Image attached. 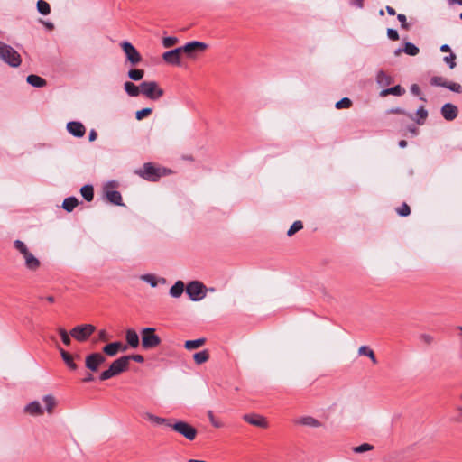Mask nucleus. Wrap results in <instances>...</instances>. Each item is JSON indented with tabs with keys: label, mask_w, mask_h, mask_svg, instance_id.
I'll list each match as a JSON object with an SVG mask.
<instances>
[{
	"label": "nucleus",
	"mask_w": 462,
	"mask_h": 462,
	"mask_svg": "<svg viewBox=\"0 0 462 462\" xmlns=\"http://www.w3.org/2000/svg\"><path fill=\"white\" fill-rule=\"evenodd\" d=\"M14 248L23 255L24 259L25 267L32 272L37 271L41 263L28 249L27 245L21 240H15L14 242Z\"/></svg>",
	"instance_id": "1"
},
{
	"label": "nucleus",
	"mask_w": 462,
	"mask_h": 462,
	"mask_svg": "<svg viewBox=\"0 0 462 462\" xmlns=\"http://www.w3.org/2000/svg\"><path fill=\"white\" fill-rule=\"evenodd\" d=\"M128 364H127V357L126 356H121L115 361H113L107 370L103 371L99 374V380L100 381H106L108 380L114 376H116L120 374L121 373L125 372L128 369Z\"/></svg>",
	"instance_id": "2"
},
{
	"label": "nucleus",
	"mask_w": 462,
	"mask_h": 462,
	"mask_svg": "<svg viewBox=\"0 0 462 462\" xmlns=\"http://www.w3.org/2000/svg\"><path fill=\"white\" fill-rule=\"evenodd\" d=\"M0 59L13 68L21 65V55L12 46L0 42Z\"/></svg>",
	"instance_id": "3"
},
{
	"label": "nucleus",
	"mask_w": 462,
	"mask_h": 462,
	"mask_svg": "<svg viewBox=\"0 0 462 462\" xmlns=\"http://www.w3.org/2000/svg\"><path fill=\"white\" fill-rule=\"evenodd\" d=\"M142 346L143 349H152L157 347L162 340L159 336L155 334L154 328H143L141 330Z\"/></svg>",
	"instance_id": "4"
},
{
	"label": "nucleus",
	"mask_w": 462,
	"mask_h": 462,
	"mask_svg": "<svg viewBox=\"0 0 462 462\" xmlns=\"http://www.w3.org/2000/svg\"><path fill=\"white\" fill-rule=\"evenodd\" d=\"M142 94L151 100H158L164 94L155 81H143L140 84Z\"/></svg>",
	"instance_id": "5"
},
{
	"label": "nucleus",
	"mask_w": 462,
	"mask_h": 462,
	"mask_svg": "<svg viewBox=\"0 0 462 462\" xmlns=\"http://www.w3.org/2000/svg\"><path fill=\"white\" fill-rule=\"evenodd\" d=\"M170 428L189 440L195 439L198 432L195 427L182 420H178L174 423L171 422Z\"/></svg>",
	"instance_id": "6"
},
{
	"label": "nucleus",
	"mask_w": 462,
	"mask_h": 462,
	"mask_svg": "<svg viewBox=\"0 0 462 462\" xmlns=\"http://www.w3.org/2000/svg\"><path fill=\"white\" fill-rule=\"evenodd\" d=\"M186 293L193 301H199L206 296V287L199 281H192L186 286Z\"/></svg>",
	"instance_id": "7"
},
{
	"label": "nucleus",
	"mask_w": 462,
	"mask_h": 462,
	"mask_svg": "<svg viewBox=\"0 0 462 462\" xmlns=\"http://www.w3.org/2000/svg\"><path fill=\"white\" fill-rule=\"evenodd\" d=\"M96 327L91 324H83L74 327L70 336L79 342H85L95 332Z\"/></svg>",
	"instance_id": "8"
},
{
	"label": "nucleus",
	"mask_w": 462,
	"mask_h": 462,
	"mask_svg": "<svg viewBox=\"0 0 462 462\" xmlns=\"http://www.w3.org/2000/svg\"><path fill=\"white\" fill-rule=\"evenodd\" d=\"M135 172L148 181H157L162 176V170L156 168L151 162L144 163L143 168L137 170Z\"/></svg>",
	"instance_id": "9"
},
{
	"label": "nucleus",
	"mask_w": 462,
	"mask_h": 462,
	"mask_svg": "<svg viewBox=\"0 0 462 462\" xmlns=\"http://www.w3.org/2000/svg\"><path fill=\"white\" fill-rule=\"evenodd\" d=\"M121 47L126 56V60L131 65L135 66L142 60L141 54L138 52L136 48L129 42H123Z\"/></svg>",
	"instance_id": "10"
},
{
	"label": "nucleus",
	"mask_w": 462,
	"mask_h": 462,
	"mask_svg": "<svg viewBox=\"0 0 462 462\" xmlns=\"http://www.w3.org/2000/svg\"><path fill=\"white\" fill-rule=\"evenodd\" d=\"M105 362L106 357L98 352L91 353L85 357V365L91 372H97Z\"/></svg>",
	"instance_id": "11"
},
{
	"label": "nucleus",
	"mask_w": 462,
	"mask_h": 462,
	"mask_svg": "<svg viewBox=\"0 0 462 462\" xmlns=\"http://www.w3.org/2000/svg\"><path fill=\"white\" fill-rule=\"evenodd\" d=\"M208 45L202 42L193 41L187 42L184 46L180 47L182 53L189 58H194L197 52H203Z\"/></svg>",
	"instance_id": "12"
},
{
	"label": "nucleus",
	"mask_w": 462,
	"mask_h": 462,
	"mask_svg": "<svg viewBox=\"0 0 462 462\" xmlns=\"http://www.w3.org/2000/svg\"><path fill=\"white\" fill-rule=\"evenodd\" d=\"M181 54H182V52L180 51V48L178 47L173 50L165 51L162 54V60L170 65L180 66L181 65V61H180Z\"/></svg>",
	"instance_id": "13"
},
{
	"label": "nucleus",
	"mask_w": 462,
	"mask_h": 462,
	"mask_svg": "<svg viewBox=\"0 0 462 462\" xmlns=\"http://www.w3.org/2000/svg\"><path fill=\"white\" fill-rule=\"evenodd\" d=\"M243 420L245 421H246L247 423L256 426V427H259V428L265 429L268 427V422H267L266 419L263 416L259 415V414H255V413L245 414L243 416Z\"/></svg>",
	"instance_id": "14"
},
{
	"label": "nucleus",
	"mask_w": 462,
	"mask_h": 462,
	"mask_svg": "<svg viewBox=\"0 0 462 462\" xmlns=\"http://www.w3.org/2000/svg\"><path fill=\"white\" fill-rule=\"evenodd\" d=\"M127 350V346L119 341L112 342L103 347V352L108 356H115L119 351L125 352Z\"/></svg>",
	"instance_id": "15"
},
{
	"label": "nucleus",
	"mask_w": 462,
	"mask_h": 462,
	"mask_svg": "<svg viewBox=\"0 0 462 462\" xmlns=\"http://www.w3.org/2000/svg\"><path fill=\"white\" fill-rule=\"evenodd\" d=\"M68 132L75 137H83L86 133V128L82 123L78 121H71L67 124Z\"/></svg>",
	"instance_id": "16"
},
{
	"label": "nucleus",
	"mask_w": 462,
	"mask_h": 462,
	"mask_svg": "<svg viewBox=\"0 0 462 462\" xmlns=\"http://www.w3.org/2000/svg\"><path fill=\"white\" fill-rule=\"evenodd\" d=\"M457 114V107L451 103H447L441 107V115L447 121L454 120Z\"/></svg>",
	"instance_id": "17"
},
{
	"label": "nucleus",
	"mask_w": 462,
	"mask_h": 462,
	"mask_svg": "<svg viewBox=\"0 0 462 462\" xmlns=\"http://www.w3.org/2000/svg\"><path fill=\"white\" fill-rule=\"evenodd\" d=\"M125 340L127 344L133 347H138L140 344L139 336L134 328H127L125 331Z\"/></svg>",
	"instance_id": "18"
},
{
	"label": "nucleus",
	"mask_w": 462,
	"mask_h": 462,
	"mask_svg": "<svg viewBox=\"0 0 462 462\" xmlns=\"http://www.w3.org/2000/svg\"><path fill=\"white\" fill-rule=\"evenodd\" d=\"M24 411L32 416H39L43 413V410L38 401H33L28 403L24 407Z\"/></svg>",
	"instance_id": "19"
},
{
	"label": "nucleus",
	"mask_w": 462,
	"mask_h": 462,
	"mask_svg": "<svg viewBox=\"0 0 462 462\" xmlns=\"http://www.w3.org/2000/svg\"><path fill=\"white\" fill-rule=\"evenodd\" d=\"M105 196H106V199L114 205H117V206L124 205L121 193L117 190L106 189Z\"/></svg>",
	"instance_id": "20"
},
{
	"label": "nucleus",
	"mask_w": 462,
	"mask_h": 462,
	"mask_svg": "<svg viewBox=\"0 0 462 462\" xmlns=\"http://www.w3.org/2000/svg\"><path fill=\"white\" fill-rule=\"evenodd\" d=\"M376 83L381 87H386L393 82L392 76L386 74L383 70H379L375 77Z\"/></svg>",
	"instance_id": "21"
},
{
	"label": "nucleus",
	"mask_w": 462,
	"mask_h": 462,
	"mask_svg": "<svg viewBox=\"0 0 462 462\" xmlns=\"http://www.w3.org/2000/svg\"><path fill=\"white\" fill-rule=\"evenodd\" d=\"M60 356H61L64 363L67 365V366L70 370L75 371V370L78 369V365L74 362V358H73V356L69 353H68L67 351H65L62 348H60Z\"/></svg>",
	"instance_id": "22"
},
{
	"label": "nucleus",
	"mask_w": 462,
	"mask_h": 462,
	"mask_svg": "<svg viewBox=\"0 0 462 462\" xmlns=\"http://www.w3.org/2000/svg\"><path fill=\"white\" fill-rule=\"evenodd\" d=\"M296 423L313 428H318L321 426V423L311 416L301 417L296 420Z\"/></svg>",
	"instance_id": "23"
},
{
	"label": "nucleus",
	"mask_w": 462,
	"mask_h": 462,
	"mask_svg": "<svg viewBox=\"0 0 462 462\" xmlns=\"http://www.w3.org/2000/svg\"><path fill=\"white\" fill-rule=\"evenodd\" d=\"M185 289L182 281H177L170 289V295L173 298H179L182 295Z\"/></svg>",
	"instance_id": "24"
},
{
	"label": "nucleus",
	"mask_w": 462,
	"mask_h": 462,
	"mask_svg": "<svg viewBox=\"0 0 462 462\" xmlns=\"http://www.w3.org/2000/svg\"><path fill=\"white\" fill-rule=\"evenodd\" d=\"M26 81L28 84L35 88H42L46 86L47 82L44 79L38 75L31 74L27 77Z\"/></svg>",
	"instance_id": "25"
},
{
	"label": "nucleus",
	"mask_w": 462,
	"mask_h": 462,
	"mask_svg": "<svg viewBox=\"0 0 462 462\" xmlns=\"http://www.w3.org/2000/svg\"><path fill=\"white\" fill-rule=\"evenodd\" d=\"M405 93V89L402 88L400 85H396L394 87L383 89L380 92L381 97H386L388 95H393V96H402Z\"/></svg>",
	"instance_id": "26"
},
{
	"label": "nucleus",
	"mask_w": 462,
	"mask_h": 462,
	"mask_svg": "<svg viewBox=\"0 0 462 462\" xmlns=\"http://www.w3.org/2000/svg\"><path fill=\"white\" fill-rule=\"evenodd\" d=\"M124 89L130 97H137L142 93L140 86H136L131 81L125 82Z\"/></svg>",
	"instance_id": "27"
},
{
	"label": "nucleus",
	"mask_w": 462,
	"mask_h": 462,
	"mask_svg": "<svg viewBox=\"0 0 462 462\" xmlns=\"http://www.w3.org/2000/svg\"><path fill=\"white\" fill-rule=\"evenodd\" d=\"M358 355L368 356L374 365L377 364V359L374 351L367 346H361L358 348Z\"/></svg>",
	"instance_id": "28"
},
{
	"label": "nucleus",
	"mask_w": 462,
	"mask_h": 462,
	"mask_svg": "<svg viewBox=\"0 0 462 462\" xmlns=\"http://www.w3.org/2000/svg\"><path fill=\"white\" fill-rule=\"evenodd\" d=\"M79 201L75 197H68L63 200L62 208L68 211L71 212L78 206Z\"/></svg>",
	"instance_id": "29"
},
{
	"label": "nucleus",
	"mask_w": 462,
	"mask_h": 462,
	"mask_svg": "<svg viewBox=\"0 0 462 462\" xmlns=\"http://www.w3.org/2000/svg\"><path fill=\"white\" fill-rule=\"evenodd\" d=\"M80 193L82 195V197L88 201V202H90L93 200L94 199V189H93V186L91 185H84L81 189H80Z\"/></svg>",
	"instance_id": "30"
},
{
	"label": "nucleus",
	"mask_w": 462,
	"mask_h": 462,
	"mask_svg": "<svg viewBox=\"0 0 462 462\" xmlns=\"http://www.w3.org/2000/svg\"><path fill=\"white\" fill-rule=\"evenodd\" d=\"M206 342L205 338H198L195 340H187L185 342V348L188 350H192L200 347Z\"/></svg>",
	"instance_id": "31"
},
{
	"label": "nucleus",
	"mask_w": 462,
	"mask_h": 462,
	"mask_svg": "<svg viewBox=\"0 0 462 462\" xmlns=\"http://www.w3.org/2000/svg\"><path fill=\"white\" fill-rule=\"evenodd\" d=\"M145 418L149 420L152 422H154L156 424H165L166 426L170 427L171 421L168 419H164L162 417H158L156 415H153L152 413H146Z\"/></svg>",
	"instance_id": "32"
},
{
	"label": "nucleus",
	"mask_w": 462,
	"mask_h": 462,
	"mask_svg": "<svg viewBox=\"0 0 462 462\" xmlns=\"http://www.w3.org/2000/svg\"><path fill=\"white\" fill-rule=\"evenodd\" d=\"M209 358V354L208 350H203L198 353H195L193 356V359L198 365H201L207 362Z\"/></svg>",
	"instance_id": "33"
},
{
	"label": "nucleus",
	"mask_w": 462,
	"mask_h": 462,
	"mask_svg": "<svg viewBox=\"0 0 462 462\" xmlns=\"http://www.w3.org/2000/svg\"><path fill=\"white\" fill-rule=\"evenodd\" d=\"M43 402L46 406V411L48 413H52L54 407L56 406V400L52 395H45L43 397Z\"/></svg>",
	"instance_id": "34"
},
{
	"label": "nucleus",
	"mask_w": 462,
	"mask_h": 462,
	"mask_svg": "<svg viewBox=\"0 0 462 462\" xmlns=\"http://www.w3.org/2000/svg\"><path fill=\"white\" fill-rule=\"evenodd\" d=\"M403 52L410 56H416L420 52V50L412 42H407L404 44Z\"/></svg>",
	"instance_id": "35"
},
{
	"label": "nucleus",
	"mask_w": 462,
	"mask_h": 462,
	"mask_svg": "<svg viewBox=\"0 0 462 462\" xmlns=\"http://www.w3.org/2000/svg\"><path fill=\"white\" fill-rule=\"evenodd\" d=\"M37 10L41 14L47 15L51 13L50 5L44 0H38Z\"/></svg>",
	"instance_id": "36"
},
{
	"label": "nucleus",
	"mask_w": 462,
	"mask_h": 462,
	"mask_svg": "<svg viewBox=\"0 0 462 462\" xmlns=\"http://www.w3.org/2000/svg\"><path fill=\"white\" fill-rule=\"evenodd\" d=\"M416 115L418 116V118L414 117V121H416L419 125H423L428 117V111L424 108V106H420L418 108Z\"/></svg>",
	"instance_id": "37"
},
{
	"label": "nucleus",
	"mask_w": 462,
	"mask_h": 462,
	"mask_svg": "<svg viewBox=\"0 0 462 462\" xmlns=\"http://www.w3.org/2000/svg\"><path fill=\"white\" fill-rule=\"evenodd\" d=\"M144 71L143 69H130L128 71V77L134 81L141 80L143 78Z\"/></svg>",
	"instance_id": "38"
},
{
	"label": "nucleus",
	"mask_w": 462,
	"mask_h": 462,
	"mask_svg": "<svg viewBox=\"0 0 462 462\" xmlns=\"http://www.w3.org/2000/svg\"><path fill=\"white\" fill-rule=\"evenodd\" d=\"M140 279L151 285V287L155 288L158 285V281L153 274H143Z\"/></svg>",
	"instance_id": "39"
},
{
	"label": "nucleus",
	"mask_w": 462,
	"mask_h": 462,
	"mask_svg": "<svg viewBox=\"0 0 462 462\" xmlns=\"http://www.w3.org/2000/svg\"><path fill=\"white\" fill-rule=\"evenodd\" d=\"M58 332L61 337L63 344L66 346H69L71 344L70 333L69 334L63 328H59Z\"/></svg>",
	"instance_id": "40"
},
{
	"label": "nucleus",
	"mask_w": 462,
	"mask_h": 462,
	"mask_svg": "<svg viewBox=\"0 0 462 462\" xmlns=\"http://www.w3.org/2000/svg\"><path fill=\"white\" fill-rule=\"evenodd\" d=\"M303 228V224L301 221H295L289 228L287 235L289 236H293L296 232L301 230Z\"/></svg>",
	"instance_id": "41"
},
{
	"label": "nucleus",
	"mask_w": 462,
	"mask_h": 462,
	"mask_svg": "<svg viewBox=\"0 0 462 462\" xmlns=\"http://www.w3.org/2000/svg\"><path fill=\"white\" fill-rule=\"evenodd\" d=\"M388 114H398L404 115L408 116L410 119L414 120V116L412 114L407 113L404 109L401 107H393L387 111Z\"/></svg>",
	"instance_id": "42"
},
{
	"label": "nucleus",
	"mask_w": 462,
	"mask_h": 462,
	"mask_svg": "<svg viewBox=\"0 0 462 462\" xmlns=\"http://www.w3.org/2000/svg\"><path fill=\"white\" fill-rule=\"evenodd\" d=\"M352 105V101L348 97H343L336 103L337 109L349 108Z\"/></svg>",
	"instance_id": "43"
},
{
	"label": "nucleus",
	"mask_w": 462,
	"mask_h": 462,
	"mask_svg": "<svg viewBox=\"0 0 462 462\" xmlns=\"http://www.w3.org/2000/svg\"><path fill=\"white\" fill-rule=\"evenodd\" d=\"M373 449H374V446L369 443H364V444H361L360 446L355 447L353 448L355 453H364V452L370 451Z\"/></svg>",
	"instance_id": "44"
},
{
	"label": "nucleus",
	"mask_w": 462,
	"mask_h": 462,
	"mask_svg": "<svg viewBox=\"0 0 462 462\" xmlns=\"http://www.w3.org/2000/svg\"><path fill=\"white\" fill-rule=\"evenodd\" d=\"M178 38L173 36L165 37L162 39V45L164 48H171L178 42Z\"/></svg>",
	"instance_id": "45"
},
{
	"label": "nucleus",
	"mask_w": 462,
	"mask_h": 462,
	"mask_svg": "<svg viewBox=\"0 0 462 462\" xmlns=\"http://www.w3.org/2000/svg\"><path fill=\"white\" fill-rule=\"evenodd\" d=\"M430 84L432 86H438V87H443L445 88L446 84H447V80L442 78V77H439V76H434L430 79Z\"/></svg>",
	"instance_id": "46"
},
{
	"label": "nucleus",
	"mask_w": 462,
	"mask_h": 462,
	"mask_svg": "<svg viewBox=\"0 0 462 462\" xmlns=\"http://www.w3.org/2000/svg\"><path fill=\"white\" fill-rule=\"evenodd\" d=\"M152 112V108H149V107H145V108H143L141 110H138L135 114V117L137 120H143L144 117L148 116L149 115H151Z\"/></svg>",
	"instance_id": "47"
},
{
	"label": "nucleus",
	"mask_w": 462,
	"mask_h": 462,
	"mask_svg": "<svg viewBox=\"0 0 462 462\" xmlns=\"http://www.w3.org/2000/svg\"><path fill=\"white\" fill-rule=\"evenodd\" d=\"M445 88H447L449 90H451L453 92H456V93H460L461 90H462L461 85L458 84V83H456V82H448V81H447V84H446Z\"/></svg>",
	"instance_id": "48"
},
{
	"label": "nucleus",
	"mask_w": 462,
	"mask_h": 462,
	"mask_svg": "<svg viewBox=\"0 0 462 462\" xmlns=\"http://www.w3.org/2000/svg\"><path fill=\"white\" fill-rule=\"evenodd\" d=\"M397 213L402 216V217H407L408 215H410L411 213V209H410V207L406 204V203H403L400 208H398L397 209Z\"/></svg>",
	"instance_id": "49"
},
{
	"label": "nucleus",
	"mask_w": 462,
	"mask_h": 462,
	"mask_svg": "<svg viewBox=\"0 0 462 462\" xmlns=\"http://www.w3.org/2000/svg\"><path fill=\"white\" fill-rule=\"evenodd\" d=\"M456 55L454 53H450L449 56H445L443 60L448 65L450 69H454L456 67Z\"/></svg>",
	"instance_id": "50"
},
{
	"label": "nucleus",
	"mask_w": 462,
	"mask_h": 462,
	"mask_svg": "<svg viewBox=\"0 0 462 462\" xmlns=\"http://www.w3.org/2000/svg\"><path fill=\"white\" fill-rule=\"evenodd\" d=\"M208 419H209V420H210L211 424H212L214 427H216V428H221V427L223 426V424H222L219 420H216V419H215L214 414H213V412H212L211 411H208Z\"/></svg>",
	"instance_id": "51"
},
{
	"label": "nucleus",
	"mask_w": 462,
	"mask_h": 462,
	"mask_svg": "<svg viewBox=\"0 0 462 462\" xmlns=\"http://www.w3.org/2000/svg\"><path fill=\"white\" fill-rule=\"evenodd\" d=\"M420 339L426 345H431L434 341V337L430 334H421Z\"/></svg>",
	"instance_id": "52"
},
{
	"label": "nucleus",
	"mask_w": 462,
	"mask_h": 462,
	"mask_svg": "<svg viewBox=\"0 0 462 462\" xmlns=\"http://www.w3.org/2000/svg\"><path fill=\"white\" fill-rule=\"evenodd\" d=\"M127 357V364L129 365L131 360H134L137 363H143L144 357L142 355H132V356H125Z\"/></svg>",
	"instance_id": "53"
},
{
	"label": "nucleus",
	"mask_w": 462,
	"mask_h": 462,
	"mask_svg": "<svg viewBox=\"0 0 462 462\" xmlns=\"http://www.w3.org/2000/svg\"><path fill=\"white\" fill-rule=\"evenodd\" d=\"M397 19L401 23V27L402 28H403L405 30L409 29V24L407 23V19H406V16L404 14H399L397 15Z\"/></svg>",
	"instance_id": "54"
},
{
	"label": "nucleus",
	"mask_w": 462,
	"mask_h": 462,
	"mask_svg": "<svg viewBox=\"0 0 462 462\" xmlns=\"http://www.w3.org/2000/svg\"><path fill=\"white\" fill-rule=\"evenodd\" d=\"M387 36L392 41H398L399 40V33L395 29H388L387 30Z\"/></svg>",
	"instance_id": "55"
},
{
	"label": "nucleus",
	"mask_w": 462,
	"mask_h": 462,
	"mask_svg": "<svg viewBox=\"0 0 462 462\" xmlns=\"http://www.w3.org/2000/svg\"><path fill=\"white\" fill-rule=\"evenodd\" d=\"M364 3H365V0H351L350 1V5L358 9L364 8V5H365Z\"/></svg>",
	"instance_id": "56"
},
{
	"label": "nucleus",
	"mask_w": 462,
	"mask_h": 462,
	"mask_svg": "<svg viewBox=\"0 0 462 462\" xmlns=\"http://www.w3.org/2000/svg\"><path fill=\"white\" fill-rule=\"evenodd\" d=\"M411 92L415 96L420 95V88L417 84H412L411 87Z\"/></svg>",
	"instance_id": "57"
},
{
	"label": "nucleus",
	"mask_w": 462,
	"mask_h": 462,
	"mask_svg": "<svg viewBox=\"0 0 462 462\" xmlns=\"http://www.w3.org/2000/svg\"><path fill=\"white\" fill-rule=\"evenodd\" d=\"M97 134L95 130H91L88 135V139L90 142H93L97 139Z\"/></svg>",
	"instance_id": "58"
},
{
	"label": "nucleus",
	"mask_w": 462,
	"mask_h": 462,
	"mask_svg": "<svg viewBox=\"0 0 462 462\" xmlns=\"http://www.w3.org/2000/svg\"><path fill=\"white\" fill-rule=\"evenodd\" d=\"M94 380V376L92 375V374L88 373L83 379L82 381L84 383H89V382H92Z\"/></svg>",
	"instance_id": "59"
},
{
	"label": "nucleus",
	"mask_w": 462,
	"mask_h": 462,
	"mask_svg": "<svg viewBox=\"0 0 462 462\" xmlns=\"http://www.w3.org/2000/svg\"><path fill=\"white\" fill-rule=\"evenodd\" d=\"M99 338L103 341L107 340V333L106 330H100L99 331Z\"/></svg>",
	"instance_id": "60"
},
{
	"label": "nucleus",
	"mask_w": 462,
	"mask_h": 462,
	"mask_svg": "<svg viewBox=\"0 0 462 462\" xmlns=\"http://www.w3.org/2000/svg\"><path fill=\"white\" fill-rule=\"evenodd\" d=\"M408 131H409L410 133H411L413 135H417V134H418V129H417V128H416V126H415V125H412L408 126Z\"/></svg>",
	"instance_id": "61"
},
{
	"label": "nucleus",
	"mask_w": 462,
	"mask_h": 462,
	"mask_svg": "<svg viewBox=\"0 0 462 462\" xmlns=\"http://www.w3.org/2000/svg\"><path fill=\"white\" fill-rule=\"evenodd\" d=\"M440 51H441L442 52H448V51H451L450 47H449L448 44H443V45H441V47H440Z\"/></svg>",
	"instance_id": "62"
},
{
	"label": "nucleus",
	"mask_w": 462,
	"mask_h": 462,
	"mask_svg": "<svg viewBox=\"0 0 462 462\" xmlns=\"http://www.w3.org/2000/svg\"><path fill=\"white\" fill-rule=\"evenodd\" d=\"M386 11L389 14V15H395L396 12L395 10L391 6H386Z\"/></svg>",
	"instance_id": "63"
},
{
	"label": "nucleus",
	"mask_w": 462,
	"mask_h": 462,
	"mask_svg": "<svg viewBox=\"0 0 462 462\" xmlns=\"http://www.w3.org/2000/svg\"><path fill=\"white\" fill-rule=\"evenodd\" d=\"M399 146H400L401 148H405V147L407 146V142H406L405 140H401V141L399 142Z\"/></svg>",
	"instance_id": "64"
}]
</instances>
